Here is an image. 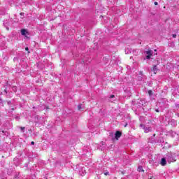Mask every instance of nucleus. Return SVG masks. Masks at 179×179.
Returning a JSON list of instances; mask_svg holds the SVG:
<instances>
[{
    "label": "nucleus",
    "instance_id": "f257e3e1",
    "mask_svg": "<svg viewBox=\"0 0 179 179\" xmlns=\"http://www.w3.org/2000/svg\"><path fill=\"white\" fill-rule=\"evenodd\" d=\"M177 157V155L175 152H168L166 155V159L168 163H173V162H176V158Z\"/></svg>",
    "mask_w": 179,
    "mask_h": 179
},
{
    "label": "nucleus",
    "instance_id": "f03ea898",
    "mask_svg": "<svg viewBox=\"0 0 179 179\" xmlns=\"http://www.w3.org/2000/svg\"><path fill=\"white\" fill-rule=\"evenodd\" d=\"M140 128H142L145 134L152 132V131H153V129H152V127H146V125L143 124H140Z\"/></svg>",
    "mask_w": 179,
    "mask_h": 179
},
{
    "label": "nucleus",
    "instance_id": "7ed1b4c3",
    "mask_svg": "<svg viewBox=\"0 0 179 179\" xmlns=\"http://www.w3.org/2000/svg\"><path fill=\"white\" fill-rule=\"evenodd\" d=\"M145 54L146 55L145 59H150V58H152V57H153V51L152 50H147L145 52Z\"/></svg>",
    "mask_w": 179,
    "mask_h": 179
},
{
    "label": "nucleus",
    "instance_id": "20e7f679",
    "mask_svg": "<svg viewBox=\"0 0 179 179\" xmlns=\"http://www.w3.org/2000/svg\"><path fill=\"white\" fill-rule=\"evenodd\" d=\"M122 135V134L121 133V131H117L115 134V138L116 139V141H118V139H120V138H121Z\"/></svg>",
    "mask_w": 179,
    "mask_h": 179
},
{
    "label": "nucleus",
    "instance_id": "39448f33",
    "mask_svg": "<svg viewBox=\"0 0 179 179\" xmlns=\"http://www.w3.org/2000/svg\"><path fill=\"white\" fill-rule=\"evenodd\" d=\"M160 164L162 166H166L167 164V159L166 157L165 158H162L161 159Z\"/></svg>",
    "mask_w": 179,
    "mask_h": 179
},
{
    "label": "nucleus",
    "instance_id": "423d86ee",
    "mask_svg": "<svg viewBox=\"0 0 179 179\" xmlns=\"http://www.w3.org/2000/svg\"><path fill=\"white\" fill-rule=\"evenodd\" d=\"M21 34L22 36H26V34H27V31L26 29H22Z\"/></svg>",
    "mask_w": 179,
    "mask_h": 179
},
{
    "label": "nucleus",
    "instance_id": "0eeeda50",
    "mask_svg": "<svg viewBox=\"0 0 179 179\" xmlns=\"http://www.w3.org/2000/svg\"><path fill=\"white\" fill-rule=\"evenodd\" d=\"M138 171H139L141 173V172H143L145 171L143 170V167H142V166H140L138 167Z\"/></svg>",
    "mask_w": 179,
    "mask_h": 179
},
{
    "label": "nucleus",
    "instance_id": "6e6552de",
    "mask_svg": "<svg viewBox=\"0 0 179 179\" xmlns=\"http://www.w3.org/2000/svg\"><path fill=\"white\" fill-rule=\"evenodd\" d=\"M152 71L154 72L155 74H156V72H157V66H154Z\"/></svg>",
    "mask_w": 179,
    "mask_h": 179
},
{
    "label": "nucleus",
    "instance_id": "1a4fd4ad",
    "mask_svg": "<svg viewBox=\"0 0 179 179\" xmlns=\"http://www.w3.org/2000/svg\"><path fill=\"white\" fill-rule=\"evenodd\" d=\"M13 92H17V87L13 86Z\"/></svg>",
    "mask_w": 179,
    "mask_h": 179
},
{
    "label": "nucleus",
    "instance_id": "9d476101",
    "mask_svg": "<svg viewBox=\"0 0 179 179\" xmlns=\"http://www.w3.org/2000/svg\"><path fill=\"white\" fill-rule=\"evenodd\" d=\"M148 94H149V96H152L153 94V92H152V90H149Z\"/></svg>",
    "mask_w": 179,
    "mask_h": 179
},
{
    "label": "nucleus",
    "instance_id": "9b49d317",
    "mask_svg": "<svg viewBox=\"0 0 179 179\" xmlns=\"http://www.w3.org/2000/svg\"><path fill=\"white\" fill-rule=\"evenodd\" d=\"M78 110H82V105L81 104L78 105Z\"/></svg>",
    "mask_w": 179,
    "mask_h": 179
},
{
    "label": "nucleus",
    "instance_id": "f8f14e48",
    "mask_svg": "<svg viewBox=\"0 0 179 179\" xmlns=\"http://www.w3.org/2000/svg\"><path fill=\"white\" fill-rule=\"evenodd\" d=\"M20 129H21L22 132H24L25 128L24 127H20Z\"/></svg>",
    "mask_w": 179,
    "mask_h": 179
},
{
    "label": "nucleus",
    "instance_id": "ddd939ff",
    "mask_svg": "<svg viewBox=\"0 0 179 179\" xmlns=\"http://www.w3.org/2000/svg\"><path fill=\"white\" fill-rule=\"evenodd\" d=\"M104 175H105V176H109L110 173H109L108 172H106V173H104Z\"/></svg>",
    "mask_w": 179,
    "mask_h": 179
},
{
    "label": "nucleus",
    "instance_id": "4468645a",
    "mask_svg": "<svg viewBox=\"0 0 179 179\" xmlns=\"http://www.w3.org/2000/svg\"><path fill=\"white\" fill-rule=\"evenodd\" d=\"M172 36H173V38H176V37H177V35L176 34H173Z\"/></svg>",
    "mask_w": 179,
    "mask_h": 179
},
{
    "label": "nucleus",
    "instance_id": "2eb2a0df",
    "mask_svg": "<svg viewBox=\"0 0 179 179\" xmlns=\"http://www.w3.org/2000/svg\"><path fill=\"white\" fill-rule=\"evenodd\" d=\"M114 97H115V96H114V95H110V99H114Z\"/></svg>",
    "mask_w": 179,
    "mask_h": 179
},
{
    "label": "nucleus",
    "instance_id": "dca6fc26",
    "mask_svg": "<svg viewBox=\"0 0 179 179\" xmlns=\"http://www.w3.org/2000/svg\"><path fill=\"white\" fill-rule=\"evenodd\" d=\"M154 4L155 5H159V3H157V1H155V2H154Z\"/></svg>",
    "mask_w": 179,
    "mask_h": 179
},
{
    "label": "nucleus",
    "instance_id": "f3484780",
    "mask_svg": "<svg viewBox=\"0 0 179 179\" xmlns=\"http://www.w3.org/2000/svg\"><path fill=\"white\" fill-rule=\"evenodd\" d=\"M12 103V102H10V101H8V106H10V104Z\"/></svg>",
    "mask_w": 179,
    "mask_h": 179
},
{
    "label": "nucleus",
    "instance_id": "a211bd4d",
    "mask_svg": "<svg viewBox=\"0 0 179 179\" xmlns=\"http://www.w3.org/2000/svg\"><path fill=\"white\" fill-rule=\"evenodd\" d=\"M101 145L102 146H104V142L102 141V142L101 143Z\"/></svg>",
    "mask_w": 179,
    "mask_h": 179
},
{
    "label": "nucleus",
    "instance_id": "6ab92c4d",
    "mask_svg": "<svg viewBox=\"0 0 179 179\" xmlns=\"http://www.w3.org/2000/svg\"><path fill=\"white\" fill-rule=\"evenodd\" d=\"M127 125H128V123H126V124H124V128H127Z\"/></svg>",
    "mask_w": 179,
    "mask_h": 179
},
{
    "label": "nucleus",
    "instance_id": "aec40b11",
    "mask_svg": "<svg viewBox=\"0 0 179 179\" xmlns=\"http://www.w3.org/2000/svg\"><path fill=\"white\" fill-rule=\"evenodd\" d=\"M31 145H34V141H31Z\"/></svg>",
    "mask_w": 179,
    "mask_h": 179
},
{
    "label": "nucleus",
    "instance_id": "412c9836",
    "mask_svg": "<svg viewBox=\"0 0 179 179\" xmlns=\"http://www.w3.org/2000/svg\"><path fill=\"white\" fill-rule=\"evenodd\" d=\"M26 51H29V48H25Z\"/></svg>",
    "mask_w": 179,
    "mask_h": 179
},
{
    "label": "nucleus",
    "instance_id": "4be33fe9",
    "mask_svg": "<svg viewBox=\"0 0 179 179\" xmlns=\"http://www.w3.org/2000/svg\"><path fill=\"white\" fill-rule=\"evenodd\" d=\"M155 111H156L157 113H159V109H156Z\"/></svg>",
    "mask_w": 179,
    "mask_h": 179
},
{
    "label": "nucleus",
    "instance_id": "5701e85b",
    "mask_svg": "<svg viewBox=\"0 0 179 179\" xmlns=\"http://www.w3.org/2000/svg\"><path fill=\"white\" fill-rule=\"evenodd\" d=\"M5 93H8V91H6V90H4Z\"/></svg>",
    "mask_w": 179,
    "mask_h": 179
},
{
    "label": "nucleus",
    "instance_id": "b1692460",
    "mask_svg": "<svg viewBox=\"0 0 179 179\" xmlns=\"http://www.w3.org/2000/svg\"><path fill=\"white\" fill-rule=\"evenodd\" d=\"M2 133H3V134H5V131H2Z\"/></svg>",
    "mask_w": 179,
    "mask_h": 179
},
{
    "label": "nucleus",
    "instance_id": "393cba45",
    "mask_svg": "<svg viewBox=\"0 0 179 179\" xmlns=\"http://www.w3.org/2000/svg\"><path fill=\"white\" fill-rule=\"evenodd\" d=\"M101 150H104V148H102L101 149Z\"/></svg>",
    "mask_w": 179,
    "mask_h": 179
},
{
    "label": "nucleus",
    "instance_id": "a878e982",
    "mask_svg": "<svg viewBox=\"0 0 179 179\" xmlns=\"http://www.w3.org/2000/svg\"><path fill=\"white\" fill-rule=\"evenodd\" d=\"M157 55V53H154V55Z\"/></svg>",
    "mask_w": 179,
    "mask_h": 179
},
{
    "label": "nucleus",
    "instance_id": "bb28decb",
    "mask_svg": "<svg viewBox=\"0 0 179 179\" xmlns=\"http://www.w3.org/2000/svg\"><path fill=\"white\" fill-rule=\"evenodd\" d=\"M153 136H156V134H153Z\"/></svg>",
    "mask_w": 179,
    "mask_h": 179
},
{
    "label": "nucleus",
    "instance_id": "cd10ccee",
    "mask_svg": "<svg viewBox=\"0 0 179 179\" xmlns=\"http://www.w3.org/2000/svg\"><path fill=\"white\" fill-rule=\"evenodd\" d=\"M176 107H178V108H179V105H176Z\"/></svg>",
    "mask_w": 179,
    "mask_h": 179
},
{
    "label": "nucleus",
    "instance_id": "c85d7f7f",
    "mask_svg": "<svg viewBox=\"0 0 179 179\" xmlns=\"http://www.w3.org/2000/svg\"><path fill=\"white\" fill-rule=\"evenodd\" d=\"M14 60H16L15 57L14 58Z\"/></svg>",
    "mask_w": 179,
    "mask_h": 179
},
{
    "label": "nucleus",
    "instance_id": "c756f323",
    "mask_svg": "<svg viewBox=\"0 0 179 179\" xmlns=\"http://www.w3.org/2000/svg\"><path fill=\"white\" fill-rule=\"evenodd\" d=\"M110 135H113V133H111Z\"/></svg>",
    "mask_w": 179,
    "mask_h": 179
},
{
    "label": "nucleus",
    "instance_id": "7c9ffc66",
    "mask_svg": "<svg viewBox=\"0 0 179 179\" xmlns=\"http://www.w3.org/2000/svg\"><path fill=\"white\" fill-rule=\"evenodd\" d=\"M156 51H157V50H155V52H156Z\"/></svg>",
    "mask_w": 179,
    "mask_h": 179
},
{
    "label": "nucleus",
    "instance_id": "2f4dec72",
    "mask_svg": "<svg viewBox=\"0 0 179 179\" xmlns=\"http://www.w3.org/2000/svg\"><path fill=\"white\" fill-rule=\"evenodd\" d=\"M150 179H152V178H150Z\"/></svg>",
    "mask_w": 179,
    "mask_h": 179
},
{
    "label": "nucleus",
    "instance_id": "473e14b6",
    "mask_svg": "<svg viewBox=\"0 0 179 179\" xmlns=\"http://www.w3.org/2000/svg\"><path fill=\"white\" fill-rule=\"evenodd\" d=\"M15 179H16V178H15Z\"/></svg>",
    "mask_w": 179,
    "mask_h": 179
}]
</instances>
